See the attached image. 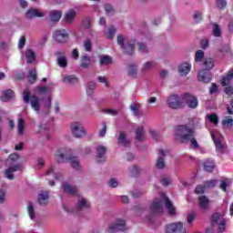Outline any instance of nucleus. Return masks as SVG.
<instances>
[{
    "mask_svg": "<svg viewBox=\"0 0 233 233\" xmlns=\"http://www.w3.org/2000/svg\"><path fill=\"white\" fill-rule=\"evenodd\" d=\"M197 77L198 81H205V69L202 68L199 70Z\"/></svg>",
    "mask_w": 233,
    "mask_h": 233,
    "instance_id": "338daca9",
    "label": "nucleus"
},
{
    "mask_svg": "<svg viewBox=\"0 0 233 233\" xmlns=\"http://www.w3.org/2000/svg\"><path fill=\"white\" fill-rule=\"evenodd\" d=\"M12 98H14V91L8 89L2 92L1 100L4 101V103L10 101Z\"/></svg>",
    "mask_w": 233,
    "mask_h": 233,
    "instance_id": "bb28decb",
    "label": "nucleus"
},
{
    "mask_svg": "<svg viewBox=\"0 0 233 233\" xmlns=\"http://www.w3.org/2000/svg\"><path fill=\"white\" fill-rule=\"evenodd\" d=\"M56 163H70L74 170H81L79 158L72 154V150L68 147H61L55 154Z\"/></svg>",
    "mask_w": 233,
    "mask_h": 233,
    "instance_id": "f03ea898",
    "label": "nucleus"
},
{
    "mask_svg": "<svg viewBox=\"0 0 233 233\" xmlns=\"http://www.w3.org/2000/svg\"><path fill=\"white\" fill-rule=\"evenodd\" d=\"M135 139L137 141H139L140 143H143V141L147 139V136L145 134V127H143V126L137 127Z\"/></svg>",
    "mask_w": 233,
    "mask_h": 233,
    "instance_id": "f3484780",
    "label": "nucleus"
},
{
    "mask_svg": "<svg viewBox=\"0 0 233 233\" xmlns=\"http://www.w3.org/2000/svg\"><path fill=\"white\" fill-rule=\"evenodd\" d=\"M49 195L47 191H41L38 195L39 205H48Z\"/></svg>",
    "mask_w": 233,
    "mask_h": 233,
    "instance_id": "b1692460",
    "label": "nucleus"
},
{
    "mask_svg": "<svg viewBox=\"0 0 233 233\" xmlns=\"http://www.w3.org/2000/svg\"><path fill=\"white\" fill-rule=\"evenodd\" d=\"M185 228L183 227V224L181 222L172 223L166 227L167 233H179L183 232Z\"/></svg>",
    "mask_w": 233,
    "mask_h": 233,
    "instance_id": "9d476101",
    "label": "nucleus"
},
{
    "mask_svg": "<svg viewBox=\"0 0 233 233\" xmlns=\"http://www.w3.org/2000/svg\"><path fill=\"white\" fill-rule=\"evenodd\" d=\"M224 92H225V94H227V96H232L233 95V86H228L227 87H225Z\"/></svg>",
    "mask_w": 233,
    "mask_h": 233,
    "instance_id": "774afa93",
    "label": "nucleus"
},
{
    "mask_svg": "<svg viewBox=\"0 0 233 233\" xmlns=\"http://www.w3.org/2000/svg\"><path fill=\"white\" fill-rule=\"evenodd\" d=\"M25 59L29 64L34 63V61H35V53H34L32 49H27L25 51Z\"/></svg>",
    "mask_w": 233,
    "mask_h": 233,
    "instance_id": "473e14b6",
    "label": "nucleus"
},
{
    "mask_svg": "<svg viewBox=\"0 0 233 233\" xmlns=\"http://www.w3.org/2000/svg\"><path fill=\"white\" fill-rule=\"evenodd\" d=\"M207 117L209 123L214 125V127H218V125L219 124V117H218V115L210 114V115H207Z\"/></svg>",
    "mask_w": 233,
    "mask_h": 233,
    "instance_id": "e433bc0d",
    "label": "nucleus"
},
{
    "mask_svg": "<svg viewBox=\"0 0 233 233\" xmlns=\"http://www.w3.org/2000/svg\"><path fill=\"white\" fill-rule=\"evenodd\" d=\"M23 99L25 103H30L31 108L36 113V114H41V103L39 100V97L36 96H30V92L27 90L23 92Z\"/></svg>",
    "mask_w": 233,
    "mask_h": 233,
    "instance_id": "7ed1b4c3",
    "label": "nucleus"
},
{
    "mask_svg": "<svg viewBox=\"0 0 233 233\" xmlns=\"http://www.w3.org/2000/svg\"><path fill=\"white\" fill-rule=\"evenodd\" d=\"M221 219H225L221 213H213L210 217L211 226L216 227V225L221 223Z\"/></svg>",
    "mask_w": 233,
    "mask_h": 233,
    "instance_id": "5701e85b",
    "label": "nucleus"
},
{
    "mask_svg": "<svg viewBox=\"0 0 233 233\" xmlns=\"http://www.w3.org/2000/svg\"><path fill=\"white\" fill-rule=\"evenodd\" d=\"M76 208L77 210H85V208H90V203H88V201H86L85 198L79 199Z\"/></svg>",
    "mask_w": 233,
    "mask_h": 233,
    "instance_id": "7c9ffc66",
    "label": "nucleus"
},
{
    "mask_svg": "<svg viewBox=\"0 0 233 233\" xmlns=\"http://www.w3.org/2000/svg\"><path fill=\"white\" fill-rule=\"evenodd\" d=\"M222 125H223L224 128H232V127H233V118L224 119L222 121Z\"/></svg>",
    "mask_w": 233,
    "mask_h": 233,
    "instance_id": "603ef678",
    "label": "nucleus"
},
{
    "mask_svg": "<svg viewBox=\"0 0 233 233\" xmlns=\"http://www.w3.org/2000/svg\"><path fill=\"white\" fill-rule=\"evenodd\" d=\"M55 41L57 43H66V39H68V32L66 30H57L54 34Z\"/></svg>",
    "mask_w": 233,
    "mask_h": 233,
    "instance_id": "9b49d317",
    "label": "nucleus"
},
{
    "mask_svg": "<svg viewBox=\"0 0 233 233\" xmlns=\"http://www.w3.org/2000/svg\"><path fill=\"white\" fill-rule=\"evenodd\" d=\"M156 65L155 61H147L142 66V72H150L152 67Z\"/></svg>",
    "mask_w": 233,
    "mask_h": 233,
    "instance_id": "58836bf2",
    "label": "nucleus"
},
{
    "mask_svg": "<svg viewBox=\"0 0 233 233\" xmlns=\"http://www.w3.org/2000/svg\"><path fill=\"white\" fill-rule=\"evenodd\" d=\"M27 79L31 84L35 83V79H37V71L35 70V68H33L29 71L27 75Z\"/></svg>",
    "mask_w": 233,
    "mask_h": 233,
    "instance_id": "c9c22d12",
    "label": "nucleus"
},
{
    "mask_svg": "<svg viewBox=\"0 0 233 233\" xmlns=\"http://www.w3.org/2000/svg\"><path fill=\"white\" fill-rule=\"evenodd\" d=\"M218 230L219 233L225 232L227 230V220L221 219V221L218 224Z\"/></svg>",
    "mask_w": 233,
    "mask_h": 233,
    "instance_id": "c03bdc74",
    "label": "nucleus"
},
{
    "mask_svg": "<svg viewBox=\"0 0 233 233\" xmlns=\"http://www.w3.org/2000/svg\"><path fill=\"white\" fill-rule=\"evenodd\" d=\"M44 16H45V13L35 8H31L25 13V17L27 19H34L35 17H44Z\"/></svg>",
    "mask_w": 233,
    "mask_h": 233,
    "instance_id": "dca6fc26",
    "label": "nucleus"
},
{
    "mask_svg": "<svg viewBox=\"0 0 233 233\" xmlns=\"http://www.w3.org/2000/svg\"><path fill=\"white\" fill-rule=\"evenodd\" d=\"M192 70V65L188 62H184L178 66V74L182 76H188Z\"/></svg>",
    "mask_w": 233,
    "mask_h": 233,
    "instance_id": "ddd939ff",
    "label": "nucleus"
},
{
    "mask_svg": "<svg viewBox=\"0 0 233 233\" xmlns=\"http://www.w3.org/2000/svg\"><path fill=\"white\" fill-rule=\"evenodd\" d=\"M213 35L214 37H221L223 35V31H221V26L218 24H213Z\"/></svg>",
    "mask_w": 233,
    "mask_h": 233,
    "instance_id": "f704fd0d",
    "label": "nucleus"
},
{
    "mask_svg": "<svg viewBox=\"0 0 233 233\" xmlns=\"http://www.w3.org/2000/svg\"><path fill=\"white\" fill-rule=\"evenodd\" d=\"M71 134L76 139H81V137H85L86 136V129L85 126L81 122H73L71 124Z\"/></svg>",
    "mask_w": 233,
    "mask_h": 233,
    "instance_id": "39448f33",
    "label": "nucleus"
},
{
    "mask_svg": "<svg viewBox=\"0 0 233 233\" xmlns=\"http://www.w3.org/2000/svg\"><path fill=\"white\" fill-rule=\"evenodd\" d=\"M27 212L30 217V219H34V218H35V209L34 208V204H32V202L28 203Z\"/></svg>",
    "mask_w": 233,
    "mask_h": 233,
    "instance_id": "79ce46f5",
    "label": "nucleus"
},
{
    "mask_svg": "<svg viewBox=\"0 0 233 233\" xmlns=\"http://www.w3.org/2000/svg\"><path fill=\"white\" fill-rule=\"evenodd\" d=\"M129 76H131V77H137V66L131 65L129 66Z\"/></svg>",
    "mask_w": 233,
    "mask_h": 233,
    "instance_id": "864d4df0",
    "label": "nucleus"
},
{
    "mask_svg": "<svg viewBox=\"0 0 233 233\" xmlns=\"http://www.w3.org/2000/svg\"><path fill=\"white\" fill-rule=\"evenodd\" d=\"M228 178L221 180L219 188L223 190V192H228V189H227L228 187Z\"/></svg>",
    "mask_w": 233,
    "mask_h": 233,
    "instance_id": "de8ad7c7",
    "label": "nucleus"
},
{
    "mask_svg": "<svg viewBox=\"0 0 233 233\" xmlns=\"http://www.w3.org/2000/svg\"><path fill=\"white\" fill-rule=\"evenodd\" d=\"M64 83L67 85H77L79 83V79L74 75H67L63 78Z\"/></svg>",
    "mask_w": 233,
    "mask_h": 233,
    "instance_id": "a878e982",
    "label": "nucleus"
},
{
    "mask_svg": "<svg viewBox=\"0 0 233 233\" xmlns=\"http://www.w3.org/2000/svg\"><path fill=\"white\" fill-rule=\"evenodd\" d=\"M96 163H105L106 161V157H105V154H106V147H96Z\"/></svg>",
    "mask_w": 233,
    "mask_h": 233,
    "instance_id": "2eb2a0df",
    "label": "nucleus"
},
{
    "mask_svg": "<svg viewBox=\"0 0 233 233\" xmlns=\"http://www.w3.org/2000/svg\"><path fill=\"white\" fill-rule=\"evenodd\" d=\"M76 17H77V8L68 9L64 14V23H66V25H74Z\"/></svg>",
    "mask_w": 233,
    "mask_h": 233,
    "instance_id": "1a4fd4ad",
    "label": "nucleus"
},
{
    "mask_svg": "<svg viewBox=\"0 0 233 233\" xmlns=\"http://www.w3.org/2000/svg\"><path fill=\"white\" fill-rule=\"evenodd\" d=\"M62 187L64 188V192H66V194H70V196L77 195V188L75 186L64 182L62 183Z\"/></svg>",
    "mask_w": 233,
    "mask_h": 233,
    "instance_id": "a211bd4d",
    "label": "nucleus"
},
{
    "mask_svg": "<svg viewBox=\"0 0 233 233\" xmlns=\"http://www.w3.org/2000/svg\"><path fill=\"white\" fill-rule=\"evenodd\" d=\"M37 94H48V87L46 86H38L36 87Z\"/></svg>",
    "mask_w": 233,
    "mask_h": 233,
    "instance_id": "69168bd1",
    "label": "nucleus"
},
{
    "mask_svg": "<svg viewBox=\"0 0 233 233\" xmlns=\"http://www.w3.org/2000/svg\"><path fill=\"white\" fill-rule=\"evenodd\" d=\"M219 52L221 54H229L230 57H232V50H230V46L228 45H224L222 48L219 49Z\"/></svg>",
    "mask_w": 233,
    "mask_h": 233,
    "instance_id": "8fccbe9b",
    "label": "nucleus"
},
{
    "mask_svg": "<svg viewBox=\"0 0 233 233\" xmlns=\"http://www.w3.org/2000/svg\"><path fill=\"white\" fill-rule=\"evenodd\" d=\"M118 143L120 145H128V143H130V139L127 137V133H125L124 131H120L119 133Z\"/></svg>",
    "mask_w": 233,
    "mask_h": 233,
    "instance_id": "2f4dec72",
    "label": "nucleus"
},
{
    "mask_svg": "<svg viewBox=\"0 0 233 233\" xmlns=\"http://www.w3.org/2000/svg\"><path fill=\"white\" fill-rule=\"evenodd\" d=\"M117 44L127 56H132L134 54V44L125 43V37L121 35L117 36Z\"/></svg>",
    "mask_w": 233,
    "mask_h": 233,
    "instance_id": "6e6552de",
    "label": "nucleus"
},
{
    "mask_svg": "<svg viewBox=\"0 0 233 233\" xmlns=\"http://www.w3.org/2000/svg\"><path fill=\"white\" fill-rule=\"evenodd\" d=\"M203 57H205V52L199 49L195 54V69L198 70L199 68V63L203 61Z\"/></svg>",
    "mask_w": 233,
    "mask_h": 233,
    "instance_id": "4be33fe9",
    "label": "nucleus"
},
{
    "mask_svg": "<svg viewBox=\"0 0 233 233\" xmlns=\"http://www.w3.org/2000/svg\"><path fill=\"white\" fill-rule=\"evenodd\" d=\"M193 17L195 23H201L203 21V14L199 13V11H196Z\"/></svg>",
    "mask_w": 233,
    "mask_h": 233,
    "instance_id": "13d9d810",
    "label": "nucleus"
},
{
    "mask_svg": "<svg viewBox=\"0 0 233 233\" xmlns=\"http://www.w3.org/2000/svg\"><path fill=\"white\" fill-rule=\"evenodd\" d=\"M46 130H52V124L47 123V124L39 126L38 132H43V131H46Z\"/></svg>",
    "mask_w": 233,
    "mask_h": 233,
    "instance_id": "052dcab7",
    "label": "nucleus"
},
{
    "mask_svg": "<svg viewBox=\"0 0 233 233\" xmlns=\"http://www.w3.org/2000/svg\"><path fill=\"white\" fill-rule=\"evenodd\" d=\"M149 134L154 141H161V134L157 132L156 129H150Z\"/></svg>",
    "mask_w": 233,
    "mask_h": 233,
    "instance_id": "a19ab883",
    "label": "nucleus"
},
{
    "mask_svg": "<svg viewBox=\"0 0 233 233\" xmlns=\"http://www.w3.org/2000/svg\"><path fill=\"white\" fill-rule=\"evenodd\" d=\"M137 45L139 52H142V54H148V47L147 46V45L143 43H138Z\"/></svg>",
    "mask_w": 233,
    "mask_h": 233,
    "instance_id": "680f3d73",
    "label": "nucleus"
},
{
    "mask_svg": "<svg viewBox=\"0 0 233 233\" xmlns=\"http://www.w3.org/2000/svg\"><path fill=\"white\" fill-rule=\"evenodd\" d=\"M181 99L183 103L187 105L188 108H198V97H196L194 95L185 93L181 96Z\"/></svg>",
    "mask_w": 233,
    "mask_h": 233,
    "instance_id": "0eeeda50",
    "label": "nucleus"
},
{
    "mask_svg": "<svg viewBox=\"0 0 233 233\" xmlns=\"http://www.w3.org/2000/svg\"><path fill=\"white\" fill-rule=\"evenodd\" d=\"M167 154H168V152H165V150L163 149H160L158 151V158L157 160V163H156V167L157 168H158L159 170H163V168H165L166 167V164H165V156H167Z\"/></svg>",
    "mask_w": 233,
    "mask_h": 233,
    "instance_id": "4468645a",
    "label": "nucleus"
},
{
    "mask_svg": "<svg viewBox=\"0 0 233 233\" xmlns=\"http://www.w3.org/2000/svg\"><path fill=\"white\" fill-rule=\"evenodd\" d=\"M59 57L57 58V65L60 66V68H66V65H68V62H66V57L62 53L58 52Z\"/></svg>",
    "mask_w": 233,
    "mask_h": 233,
    "instance_id": "72a5a7b5",
    "label": "nucleus"
},
{
    "mask_svg": "<svg viewBox=\"0 0 233 233\" xmlns=\"http://www.w3.org/2000/svg\"><path fill=\"white\" fill-rule=\"evenodd\" d=\"M82 25L85 28H90V26H92V18H90V16H86L83 20Z\"/></svg>",
    "mask_w": 233,
    "mask_h": 233,
    "instance_id": "6e6d98bb",
    "label": "nucleus"
},
{
    "mask_svg": "<svg viewBox=\"0 0 233 233\" xmlns=\"http://www.w3.org/2000/svg\"><path fill=\"white\" fill-rule=\"evenodd\" d=\"M198 127H199V119L198 118H190L188 126H177L175 129L176 141L183 145H188L190 143L191 147H198V140L194 137L196 135L194 128H198Z\"/></svg>",
    "mask_w": 233,
    "mask_h": 233,
    "instance_id": "f257e3e1",
    "label": "nucleus"
},
{
    "mask_svg": "<svg viewBox=\"0 0 233 233\" xmlns=\"http://www.w3.org/2000/svg\"><path fill=\"white\" fill-rule=\"evenodd\" d=\"M187 221L188 225H192V223H194V221H196V213H194V212L188 213L187 216Z\"/></svg>",
    "mask_w": 233,
    "mask_h": 233,
    "instance_id": "bf43d9fd",
    "label": "nucleus"
},
{
    "mask_svg": "<svg viewBox=\"0 0 233 233\" xmlns=\"http://www.w3.org/2000/svg\"><path fill=\"white\" fill-rule=\"evenodd\" d=\"M90 63H92V59L86 54L83 55L81 58L82 68H88Z\"/></svg>",
    "mask_w": 233,
    "mask_h": 233,
    "instance_id": "c756f323",
    "label": "nucleus"
},
{
    "mask_svg": "<svg viewBox=\"0 0 233 233\" xmlns=\"http://www.w3.org/2000/svg\"><path fill=\"white\" fill-rule=\"evenodd\" d=\"M104 8L107 15H113V14L116 12L114 7L110 4H106L104 5Z\"/></svg>",
    "mask_w": 233,
    "mask_h": 233,
    "instance_id": "09e8293b",
    "label": "nucleus"
},
{
    "mask_svg": "<svg viewBox=\"0 0 233 233\" xmlns=\"http://www.w3.org/2000/svg\"><path fill=\"white\" fill-rule=\"evenodd\" d=\"M168 108L173 110H177L178 108H183L185 103H183V98L177 95H169L166 100Z\"/></svg>",
    "mask_w": 233,
    "mask_h": 233,
    "instance_id": "20e7f679",
    "label": "nucleus"
},
{
    "mask_svg": "<svg viewBox=\"0 0 233 233\" xmlns=\"http://www.w3.org/2000/svg\"><path fill=\"white\" fill-rule=\"evenodd\" d=\"M98 136H100V137H105V136H106V122L102 123V128L99 130Z\"/></svg>",
    "mask_w": 233,
    "mask_h": 233,
    "instance_id": "e2e57ef3",
    "label": "nucleus"
},
{
    "mask_svg": "<svg viewBox=\"0 0 233 233\" xmlns=\"http://www.w3.org/2000/svg\"><path fill=\"white\" fill-rule=\"evenodd\" d=\"M17 159H19V155L13 153L9 156L6 162L10 163V165H12V163H15V161H17Z\"/></svg>",
    "mask_w": 233,
    "mask_h": 233,
    "instance_id": "5fc2aeb1",
    "label": "nucleus"
},
{
    "mask_svg": "<svg viewBox=\"0 0 233 233\" xmlns=\"http://www.w3.org/2000/svg\"><path fill=\"white\" fill-rule=\"evenodd\" d=\"M127 230V223L123 219L116 220V223L109 225L107 232L116 233V232H125Z\"/></svg>",
    "mask_w": 233,
    "mask_h": 233,
    "instance_id": "423d86ee",
    "label": "nucleus"
},
{
    "mask_svg": "<svg viewBox=\"0 0 233 233\" xmlns=\"http://www.w3.org/2000/svg\"><path fill=\"white\" fill-rule=\"evenodd\" d=\"M22 168L23 166H21V164H16L15 166L9 167L5 172V177L10 180L14 179V172H19V170H22Z\"/></svg>",
    "mask_w": 233,
    "mask_h": 233,
    "instance_id": "f8f14e48",
    "label": "nucleus"
},
{
    "mask_svg": "<svg viewBox=\"0 0 233 233\" xmlns=\"http://www.w3.org/2000/svg\"><path fill=\"white\" fill-rule=\"evenodd\" d=\"M218 186V179H211L205 182V188H214Z\"/></svg>",
    "mask_w": 233,
    "mask_h": 233,
    "instance_id": "49530a36",
    "label": "nucleus"
},
{
    "mask_svg": "<svg viewBox=\"0 0 233 233\" xmlns=\"http://www.w3.org/2000/svg\"><path fill=\"white\" fill-rule=\"evenodd\" d=\"M84 48L86 52H92V41L90 39L84 41Z\"/></svg>",
    "mask_w": 233,
    "mask_h": 233,
    "instance_id": "4d7b16f0",
    "label": "nucleus"
},
{
    "mask_svg": "<svg viewBox=\"0 0 233 233\" xmlns=\"http://www.w3.org/2000/svg\"><path fill=\"white\" fill-rule=\"evenodd\" d=\"M99 60H100V66H106L108 65H112V57L110 56H106V55H103L99 56Z\"/></svg>",
    "mask_w": 233,
    "mask_h": 233,
    "instance_id": "cd10ccee",
    "label": "nucleus"
},
{
    "mask_svg": "<svg viewBox=\"0 0 233 233\" xmlns=\"http://www.w3.org/2000/svg\"><path fill=\"white\" fill-rule=\"evenodd\" d=\"M63 17V11L61 10H52L49 12V19L53 23H57Z\"/></svg>",
    "mask_w": 233,
    "mask_h": 233,
    "instance_id": "6ab92c4d",
    "label": "nucleus"
},
{
    "mask_svg": "<svg viewBox=\"0 0 233 233\" xmlns=\"http://www.w3.org/2000/svg\"><path fill=\"white\" fill-rule=\"evenodd\" d=\"M105 35H106L107 39H112L116 34V27L111 26L108 28V32H104Z\"/></svg>",
    "mask_w": 233,
    "mask_h": 233,
    "instance_id": "3c124183",
    "label": "nucleus"
},
{
    "mask_svg": "<svg viewBox=\"0 0 233 233\" xmlns=\"http://www.w3.org/2000/svg\"><path fill=\"white\" fill-rule=\"evenodd\" d=\"M195 194H205V185H198L195 188Z\"/></svg>",
    "mask_w": 233,
    "mask_h": 233,
    "instance_id": "0e129e2a",
    "label": "nucleus"
},
{
    "mask_svg": "<svg viewBox=\"0 0 233 233\" xmlns=\"http://www.w3.org/2000/svg\"><path fill=\"white\" fill-rule=\"evenodd\" d=\"M228 2L227 0H217L216 6L218 10H225L227 8Z\"/></svg>",
    "mask_w": 233,
    "mask_h": 233,
    "instance_id": "37998d69",
    "label": "nucleus"
},
{
    "mask_svg": "<svg viewBox=\"0 0 233 233\" xmlns=\"http://www.w3.org/2000/svg\"><path fill=\"white\" fill-rule=\"evenodd\" d=\"M216 168V162L212 158H207L205 162L206 172H214Z\"/></svg>",
    "mask_w": 233,
    "mask_h": 233,
    "instance_id": "393cba45",
    "label": "nucleus"
},
{
    "mask_svg": "<svg viewBox=\"0 0 233 233\" xmlns=\"http://www.w3.org/2000/svg\"><path fill=\"white\" fill-rule=\"evenodd\" d=\"M26 130V123L25 118L19 117L17 120V134L18 136H23Z\"/></svg>",
    "mask_w": 233,
    "mask_h": 233,
    "instance_id": "412c9836",
    "label": "nucleus"
},
{
    "mask_svg": "<svg viewBox=\"0 0 233 233\" xmlns=\"http://www.w3.org/2000/svg\"><path fill=\"white\" fill-rule=\"evenodd\" d=\"M233 79V68L229 70L225 76H222L220 83L222 86H228Z\"/></svg>",
    "mask_w": 233,
    "mask_h": 233,
    "instance_id": "aec40b11",
    "label": "nucleus"
},
{
    "mask_svg": "<svg viewBox=\"0 0 233 233\" xmlns=\"http://www.w3.org/2000/svg\"><path fill=\"white\" fill-rule=\"evenodd\" d=\"M96 89V82H88L87 83V96H92L94 94V90Z\"/></svg>",
    "mask_w": 233,
    "mask_h": 233,
    "instance_id": "a18cd8bd",
    "label": "nucleus"
},
{
    "mask_svg": "<svg viewBox=\"0 0 233 233\" xmlns=\"http://www.w3.org/2000/svg\"><path fill=\"white\" fill-rule=\"evenodd\" d=\"M151 209L154 212H163V206H161V202L154 201L152 204Z\"/></svg>",
    "mask_w": 233,
    "mask_h": 233,
    "instance_id": "ea45409f",
    "label": "nucleus"
},
{
    "mask_svg": "<svg viewBox=\"0 0 233 233\" xmlns=\"http://www.w3.org/2000/svg\"><path fill=\"white\" fill-rule=\"evenodd\" d=\"M166 208H167L168 213L171 214V216L176 214V208H174L172 202L170 201V198H166Z\"/></svg>",
    "mask_w": 233,
    "mask_h": 233,
    "instance_id": "4c0bfd02",
    "label": "nucleus"
},
{
    "mask_svg": "<svg viewBox=\"0 0 233 233\" xmlns=\"http://www.w3.org/2000/svg\"><path fill=\"white\" fill-rule=\"evenodd\" d=\"M214 65H216V62L214 61V58L208 57L205 59V70L206 72H208L214 68Z\"/></svg>",
    "mask_w": 233,
    "mask_h": 233,
    "instance_id": "c85d7f7f",
    "label": "nucleus"
}]
</instances>
